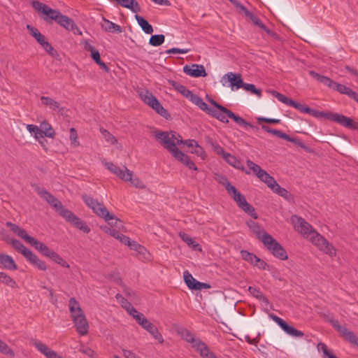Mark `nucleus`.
<instances>
[{
    "instance_id": "nucleus-43",
    "label": "nucleus",
    "mask_w": 358,
    "mask_h": 358,
    "mask_svg": "<svg viewBox=\"0 0 358 358\" xmlns=\"http://www.w3.org/2000/svg\"><path fill=\"white\" fill-rule=\"evenodd\" d=\"M248 291L255 298H257L261 301H263L266 302V303L268 302V299L266 298V296L264 295V294L261 291L257 289V288L253 287H249Z\"/></svg>"
},
{
    "instance_id": "nucleus-13",
    "label": "nucleus",
    "mask_w": 358,
    "mask_h": 358,
    "mask_svg": "<svg viewBox=\"0 0 358 358\" xmlns=\"http://www.w3.org/2000/svg\"><path fill=\"white\" fill-rule=\"evenodd\" d=\"M35 191L41 197L44 199L55 210H57L62 205V203L57 198H55L53 195H52L50 192L43 188L36 186Z\"/></svg>"
},
{
    "instance_id": "nucleus-30",
    "label": "nucleus",
    "mask_w": 358,
    "mask_h": 358,
    "mask_svg": "<svg viewBox=\"0 0 358 358\" xmlns=\"http://www.w3.org/2000/svg\"><path fill=\"white\" fill-rule=\"evenodd\" d=\"M332 89L341 93V94L348 95L351 99H353V97L355 96V94H356V92L353 91L351 88H350L345 85L337 83L336 82H335Z\"/></svg>"
},
{
    "instance_id": "nucleus-57",
    "label": "nucleus",
    "mask_w": 358,
    "mask_h": 358,
    "mask_svg": "<svg viewBox=\"0 0 358 358\" xmlns=\"http://www.w3.org/2000/svg\"><path fill=\"white\" fill-rule=\"evenodd\" d=\"M101 133L104 136L105 140L111 143V144H115L117 143V139L113 136L110 132H108L107 130L104 129H100Z\"/></svg>"
},
{
    "instance_id": "nucleus-31",
    "label": "nucleus",
    "mask_w": 358,
    "mask_h": 358,
    "mask_svg": "<svg viewBox=\"0 0 358 358\" xmlns=\"http://www.w3.org/2000/svg\"><path fill=\"white\" fill-rule=\"evenodd\" d=\"M135 18L145 33L150 34L153 32L152 25L145 19L138 15H136Z\"/></svg>"
},
{
    "instance_id": "nucleus-52",
    "label": "nucleus",
    "mask_w": 358,
    "mask_h": 358,
    "mask_svg": "<svg viewBox=\"0 0 358 358\" xmlns=\"http://www.w3.org/2000/svg\"><path fill=\"white\" fill-rule=\"evenodd\" d=\"M290 106L294 107V108L297 109L301 113H306L309 114L310 111V108L308 107L306 105L298 103L294 101H292Z\"/></svg>"
},
{
    "instance_id": "nucleus-29",
    "label": "nucleus",
    "mask_w": 358,
    "mask_h": 358,
    "mask_svg": "<svg viewBox=\"0 0 358 358\" xmlns=\"http://www.w3.org/2000/svg\"><path fill=\"white\" fill-rule=\"evenodd\" d=\"M223 159L233 167L241 171L245 170V168L242 165L240 160H238L235 156L231 155L230 153L227 152L226 155H224Z\"/></svg>"
},
{
    "instance_id": "nucleus-46",
    "label": "nucleus",
    "mask_w": 358,
    "mask_h": 358,
    "mask_svg": "<svg viewBox=\"0 0 358 358\" xmlns=\"http://www.w3.org/2000/svg\"><path fill=\"white\" fill-rule=\"evenodd\" d=\"M347 117L339 113H332L328 117V120L335 122L336 123L343 125L345 120H346Z\"/></svg>"
},
{
    "instance_id": "nucleus-42",
    "label": "nucleus",
    "mask_w": 358,
    "mask_h": 358,
    "mask_svg": "<svg viewBox=\"0 0 358 358\" xmlns=\"http://www.w3.org/2000/svg\"><path fill=\"white\" fill-rule=\"evenodd\" d=\"M262 129L263 130H264L265 131L269 133V134H272L276 136H278V138H280L282 139H284L286 137V135L287 134L285 133H283L282 131H280V130H278V129H271L269 127L266 126V125H262Z\"/></svg>"
},
{
    "instance_id": "nucleus-48",
    "label": "nucleus",
    "mask_w": 358,
    "mask_h": 358,
    "mask_svg": "<svg viewBox=\"0 0 358 358\" xmlns=\"http://www.w3.org/2000/svg\"><path fill=\"white\" fill-rule=\"evenodd\" d=\"M184 279L187 286L190 289H194V284L198 281L188 271L184 272Z\"/></svg>"
},
{
    "instance_id": "nucleus-26",
    "label": "nucleus",
    "mask_w": 358,
    "mask_h": 358,
    "mask_svg": "<svg viewBox=\"0 0 358 358\" xmlns=\"http://www.w3.org/2000/svg\"><path fill=\"white\" fill-rule=\"evenodd\" d=\"M39 131L41 133V137L46 136L52 138L55 134V132L51 125L45 120L41 123Z\"/></svg>"
},
{
    "instance_id": "nucleus-58",
    "label": "nucleus",
    "mask_w": 358,
    "mask_h": 358,
    "mask_svg": "<svg viewBox=\"0 0 358 358\" xmlns=\"http://www.w3.org/2000/svg\"><path fill=\"white\" fill-rule=\"evenodd\" d=\"M285 140H286L289 142L293 143L295 145L303 148L306 150H307L308 149V146L304 145V143L299 138L290 137L288 134H287Z\"/></svg>"
},
{
    "instance_id": "nucleus-25",
    "label": "nucleus",
    "mask_w": 358,
    "mask_h": 358,
    "mask_svg": "<svg viewBox=\"0 0 358 358\" xmlns=\"http://www.w3.org/2000/svg\"><path fill=\"white\" fill-rule=\"evenodd\" d=\"M102 20L103 23L101 24V28L105 31L117 33H121L122 31V29L120 25L108 20L103 17H102Z\"/></svg>"
},
{
    "instance_id": "nucleus-10",
    "label": "nucleus",
    "mask_w": 358,
    "mask_h": 358,
    "mask_svg": "<svg viewBox=\"0 0 358 358\" xmlns=\"http://www.w3.org/2000/svg\"><path fill=\"white\" fill-rule=\"evenodd\" d=\"M143 329L146 330L154 339L157 341L159 343H163L164 340L162 335L159 331L157 327L150 322L146 317L141 320L138 324Z\"/></svg>"
},
{
    "instance_id": "nucleus-3",
    "label": "nucleus",
    "mask_w": 358,
    "mask_h": 358,
    "mask_svg": "<svg viewBox=\"0 0 358 358\" xmlns=\"http://www.w3.org/2000/svg\"><path fill=\"white\" fill-rule=\"evenodd\" d=\"M31 5L36 10L45 15L42 18L46 22L52 23V21H55L60 26L69 31H73L75 34L76 30L79 31L73 20L70 17L62 15L59 10L52 9L38 1H32Z\"/></svg>"
},
{
    "instance_id": "nucleus-54",
    "label": "nucleus",
    "mask_w": 358,
    "mask_h": 358,
    "mask_svg": "<svg viewBox=\"0 0 358 358\" xmlns=\"http://www.w3.org/2000/svg\"><path fill=\"white\" fill-rule=\"evenodd\" d=\"M248 225L250 229H252V231L257 235V238L262 241V235H261V229L258 224L254 221H250L248 222Z\"/></svg>"
},
{
    "instance_id": "nucleus-50",
    "label": "nucleus",
    "mask_w": 358,
    "mask_h": 358,
    "mask_svg": "<svg viewBox=\"0 0 358 358\" xmlns=\"http://www.w3.org/2000/svg\"><path fill=\"white\" fill-rule=\"evenodd\" d=\"M125 245H128L131 250L137 251L139 253H143L146 250L143 246L139 245L134 241H131L130 238L129 243H126Z\"/></svg>"
},
{
    "instance_id": "nucleus-22",
    "label": "nucleus",
    "mask_w": 358,
    "mask_h": 358,
    "mask_svg": "<svg viewBox=\"0 0 358 358\" xmlns=\"http://www.w3.org/2000/svg\"><path fill=\"white\" fill-rule=\"evenodd\" d=\"M3 240L7 243L10 244L19 253L25 257L30 250L27 249L20 241L16 239H10L9 238L3 237Z\"/></svg>"
},
{
    "instance_id": "nucleus-8",
    "label": "nucleus",
    "mask_w": 358,
    "mask_h": 358,
    "mask_svg": "<svg viewBox=\"0 0 358 358\" xmlns=\"http://www.w3.org/2000/svg\"><path fill=\"white\" fill-rule=\"evenodd\" d=\"M229 194L231 196L233 199L236 202L239 208H241L246 213L249 214L254 219L258 217L257 213L255 212V208L247 202L245 196L238 192L234 186H229Z\"/></svg>"
},
{
    "instance_id": "nucleus-20",
    "label": "nucleus",
    "mask_w": 358,
    "mask_h": 358,
    "mask_svg": "<svg viewBox=\"0 0 358 358\" xmlns=\"http://www.w3.org/2000/svg\"><path fill=\"white\" fill-rule=\"evenodd\" d=\"M195 347L196 351L202 358H217L214 352L210 351L208 345L203 341H198Z\"/></svg>"
},
{
    "instance_id": "nucleus-34",
    "label": "nucleus",
    "mask_w": 358,
    "mask_h": 358,
    "mask_svg": "<svg viewBox=\"0 0 358 358\" xmlns=\"http://www.w3.org/2000/svg\"><path fill=\"white\" fill-rule=\"evenodd\" d=\"M179 236L180 238L185 242L189 246L192 247L195 250H201L200 245L195 243L192 238L185 232H180Z\"/></svg>"
},
{
    "instance_id": "nucleus-16",
    "label": "nucleus",
    "mask_w": 358,
    "mask_h": 358,
    "mask_svg": "<svg viewBox=\"0 0 358 358\" xmlns=\"http://www.w3.org/2000/svg\"><path fill=\"white\" fill-rule=\"evenodd\" d=\"M40 100L42 106H48L52 110L62 112L64 109V108L62 106L60 102L50 96H41Z\"/></svg>"
},
{
    "instance_id": "nucleus-53",
    "label": "nucleus",
    "mask_w": 358,
    "mask_h": 358,
    "mask_svg": "<svg viewBox=\"0 0 358 358\" xmlns=\"http://www.w3.org/2000/svg\"><path fill=\"white\" fill-rule=\"evenodd\" d=\"M242 257L244 260L251 263L254 265L255 260L257 259V257L255 255L252 253H250L246 250H242L241 251Z\"/></svg>"
},
{
    "instance_id": "nucleus-19",
    "label": "nucleus",
    "mask_w": 358,
    "mask_h": 358,
    "mask_svg": "<svg viewBox=\"0 0 358 358\" xmlns=\"http://www.w3.org/2000/svg\"><path fill=\"white\" fill-rule=\"evenodd\" d=\"M224 114L226 115L232 119L234 122H236L238 124L245 127V128H250L255 130H258L259 128L257 127L253 126L252 124L246 122L243 117L236 115L235 113H234L232 111H231L229 109H227V110L224 112Z\"/></svg>"
},
{
    "instance_id": "nucleus-33",
    "label": "nucleus",
    "mask_w": 358,
    "mask_h": 358,
    "mask_svg": "<svg viewBox=\"0 0 358 358\" xmlns=\"http://www.w3.org/2000/svg\"><path fill=\"white\" fill-rule=\"evenodd\" d=\"M281 328L289 336L293 337H302L303 333L293 327L289 325L286 322L282 324Z\"/></svg>"
},
{
    "instance_id": "nucleus-7",
    "label": "nucleus",
    "mask_w": 358,
    "mask_h": 358,
    "mask_svg": "<svg viewBox=\"0 0 358 358\" xmlns=\"http://www.w3.org/2000/svg\"><path fill=\"white\" fill-rule=\"evenodd\" d=\"M56 211L68 222L83 231L84 233L87 234L90 231V228L83 220H81L71 210L65 208L62 204L56 210Z\"/></svg>"
},
{
    "instance_id": "nucleus-59",
    "label": "nucleus",
    "mask_w": 358,
    "mask_h": 358,
    "mask_svg": "<svg viewBox=\"0 0 358 358\" xmlns=\"http://www.w3.org/2000/svg\"><path fill=\"white\" fill-rule=\"evenodd\" d=\"M116 299L121 303V306L123 308H124L127 311L129 309L132 305L130 302H129L126 299H124L122 295L117 294L116 295Z\"/></svg>"
},
{
    "instance_id": "nucleus-2",
    "label": "nucleus",
    "mask_w": 358,
    "mask_h": 358,
    "mask_svg": "<svg viewBox=\"0 0 358 358\" xmlns=\"http://www.w3.org/2000/svg\"><path fill=\"white\" fill-rule=\"evenodd\" d=\"M154 136L177 160L187 166L189 169L197 170V167L195 166L194 163L190 160L189 157L176 148L177 145L183 143L182 137L180 135L172 131H157L154 132Z\"/></svg>"
},
{
    "instance_id": "nucleus-1",
    "label": "nucleus",
    "mask_w": 358,
    "mask_h": 358,
    "mask_svg": "<svg viewBox=\"0 0 358 358\" xmlns=\"http://www.w3.org/2000/svg\"><path fill=\"white\" fill-rule=\"evenodd\" d=\"M294 229L301 234L309 237L310 241L318 248V249L330 257L336 256V248L322 235L314 230L312 226L303 218L297 215H293L291 218Z\"/></svg>"
},
{
    "instance_id": "nucleus-44",
    "label": "nucleus",
    "mask_w": 358,
    "mask_h": 358,
    "mask_svg": "<svg viewBox=\"0 0 358 358\" xmlns=\"http://www.w3.org/2000/svg\"><path fill=\"white\" fill-rule=\"evenodd\" d=\"M127 313L135 319L138 324H139V322H141V320L145 317L143 313L137 311V310L133 306L129 308V309L127 310Z\"/></svg>"
},
{
    "instance_id": "nucleus-24",
    "label": "nucleus",
    "mask_w": 358,
    "mask_h": 358,
    "mask_svg": "<svg viewBox=\"0 0 358 358\" xmlns=\"http://www.w3.org/2000/svg\"><path fill=\"white\" fill-rule=\"evenodd\" d=\"M0 262L6 269L11 271H15L17 269V266L13 257L8 255L1 254L0 257Z\"/></svg>"
},
{
    "instance_id": "nucleus-61",
    "label": "nucleus",
    "mask_w": 358,
    "mask_h": 358,
    "mask_svg": "<svg viewBox=\"0 0 358 358\" xmlns=\"http://www.w3.org/2000/svg\"><path fill=\"white\" fill-rule=\"evenodd\" d=\"M346 128L352 129H358V123L353 121V120L350 117H347L346 120H345L343 124L342 125Z\"/></svg>"
},
{
    "instance_id": "nucleus-56",
    "label": "nucleus",
    "mask_w": 358,
    "mask_h": 358,
    "mask_svg": "<svg viewBox=\"0 0 358 358\" xmlns=\"http://www.w3.org/2000/svg\"><path fill=\"white\" fill-rule=\"evenodd\" d=\"M241 88H243L246 91H250L253 94L257 95L258 96H261L262 91L261 90L257 89L253 84L244 83Z\"/></svg>"
},
{
    "instance_id": "nucleus-62",
    "label": "nucleus",
    "mask_w": 358,
    "mask_h": 358,
    "mask_svg": "<svg viewBox=\"0 0 358 358\" xmlns=\"http://www.w3.org/2000/svg\"><path fill=\"white\" fill-rule=\"evenodd\" d=\"M317 348H318L319 351H322V353H323V358H329V356L333 354L331 352H330L328 350L327 346L324 343H320L317 345Z\"/></svg>"
},
{
    "instance_id": "nucleus-9",
    "label": "nucleus",
    "mask_w": 358,
    "mask_h": 358,
    "mask_svg": "<svg viewBox=\"0 0 358 358\" xmlns=\"http://www.w3.org/2000/svg\"><path fill=\"white\" fill-rule=\"evenodd\" d=\"M142 101L154 109L161 116L167 118L169 116L168 111L162 106L157 98L149 91L145 90L140 94Z\"/></svg>"
},
{
    "instance_id": "nucleus-38",
    "label": "nucleus",
    "mask_w": 358,
    "mask_h": 358,
    "mask_svg": "<svg viewBox=\"0 0 358 358\" xmlns=\"http://www.w3.org/2000/svg\"><path fill=\"white\" fill-rule=\"evenodd\" d=\"M0 282L12 288L17 286L15 281L3 272H0Z\"/></svg>"
},
{
    "instance_id": "nucleus-35",
    "label": "nucleus",
    "mask_w": 358,
    "mask_h": 358,
    "mask_svg": "<svg viewBox=\"0 0 358 358\" xmlns=\"http://www.w3.org/2000/svg\"><path fill=\"white\" fill-rule=\"evenodd\" d=\"M273 192L278 194L279 196L283 197L287 201H290L293 199V196L291 193H289L287 189L283 187H281L278 183L275 185V187L272 189Z\"/></svg>"
},
{
    "instance_id": "nucleus-49",
    "label": "nucleus",
    "mask_w": 358,
    "mask_h": 358,
    "mask_svg": "<svg viewBox=\"0 0 358 358\" xmlns=\"http://www.w3.org/2000/svg\"><path fill=\"white\" fill-rule=\"evenodd\" d=\"M272 94L273 96L277 98L280 102H282L287 106H290L293 101L292 99H289V97L285 96V95H283L276 91H272Z\"/></svg>"
},
{
    "instance_id": "nucleus-32",
    "label": "nucleus",
    "mask_w": 358,
    "mask_h": 358,
    "mask_svg": "<svg viewBox=\"0 0 358 358\" xmlns=\"http://www.w3.org/2000/svg\"><path fill=\"white\" fill-rule=\"evenodd\" d=\"M259 179L261 181L264 182L265 184H266L267 186L271 189H273V187H275V185L277 184L275 180L272 176H271L266 171H264L261 173Z\"/></svg>"
},
{
    "instance_id": "nucleus-51",
    "label": "nucleus",
    "mask_w": 358,
    "mask_h": 358,
    "mask_svg": "<svg viewBox=\"0 0 358 358\" xmlns=\"http://www.w3.org/2000/svg\"><path fill=\"white\" fill-rule=\"evenodd\" d=\"M0 352L4 355L14 357L15 353L13 350L3 341L0 340Z\"/></svg>"
},
{
    "instance_id": "nucleus-64",
    "label": "nucleus",
    "mask_w": 358,
    "mask_h": 358,
    "mask_svg": "<svg viewBox=\"0 0 358 358\" xmlns=\"http://www.w3.org/2000/svg\"><path fill=\"white\" fill-rule=\"evenodd\" d=\"M69 138L71 141V144L73 145L74 147L79 145V142L77 141V138H78L77 132L74 128L70 129Z\"/></svg>"
},
{
    "instance_id": "nucleus-5",
    "label": "nucleus",
    "mask_w": 358,
    "mask_h": 358,
    "mask_svg": "<svg viewBox=\"0 0 358 358\" xmlns=\"http://www.w3.org/2000/svg\"><path fill=\"white\" fill-rule=\"evenodd\" d=\"M6 226L9 227L10 230L16 234L19 237L22 238L26 243H29L31 246L34 247L36 250H38L41 252V254L45 257L52 259V255L55 252L51 250L48 246H46L44 243L38 241L34 238L29 236L27 231L20 228L18 225L15 224H13L10 222H6Z\"/></svg>"
},
{
    "instance_id": "nucleus-12",
    "label": "nucleus",
    "mask_w": 358,
    "mask_h": 358,
    "mask_svg": "<svg viewBox=\"0 0 358 358\" xmlns=\"http://www.w3.org/2000/svg\"><path fill=\"white\" fill-rule=\"evenodd\" d=\"M183 71L187 75L194 77H206L207 73L203 65L192 64L191 65H185L183 66Z\"/></svg>"
},
{
    "instance_id": "nucleus-15",
    "label": "nucleus",
    "mask_w": 358,
    "mask_h": 358,
    "mask_svg": "<svg viewBox=\"0 0 358 358\" xmlns=\"http://www.w3.org/2000/svg\"><path fill=\"white\" fill-rule=\"evenodd\" d=\"M33 344L40 352L45 356L46 358H62L55 351L51 350L41 341H34Z\"/></svg>"
},
{
    "instance_id": "nucleus-23",
    "label": "nucleus",
    "mask_w": 358,
    "mask_h": 358,
    "mask_svg": "<svg viewBox=\"0 0 358 358\" xmlns=\"http://www.w3.org/2000/svg\"><path fill=\"white\" fill-rule=\"evenodd\" d=\"M224 78H227L230 82V86L236 87V89L241 88L243 84L241 74H236L232 72H229L224 75Z\"/></svg>"
},
{
    "instance_id": "nucleus-40",
    "label": "nucleus",
    "mask_w": 358,
    "mask_h": 358,
    "mask_svg": "<svg viewBox=\"0 0 358 358\" xmlns=\"http://www.w3.org/2000/svg\"><path fill=\"white\" fill-rule=\"evenodd\" d=\"M331 323L343 338H345L350 331L345 327L341 325L337 320H332Z\"/></svg>"
},
{
    "instance_id": "nucleus-60",
    "label": "nucleus",
    "mask_w": 358,
    "mask_h": 358,
    "mask_svg": "<svg viewBox=\"0 0 358 358\" xmlns=\"http://www.w3.org/2000/svg\"><path fill=\"white\" fill-rule=\"evenodd\" d=\"M331 113H331V112L326 113V112H323V111H318V110H313L311 108H310V111L309 113L310 115H311L312 116L315 117L317 118L324 117L326 119H328L329 115Z\"/></svg>"
},
{
    "instance_id": "nucleus-4",
    "label": "nucleus",
    "mask_w": 358,
    "mask_h": 358,
    "mask_svg": "<svg viewBox=\"0 0 358 358\" xmlns=\"http://www.w3.org/2000/svg\"><path fill=\"white\" fill-rule=\"evenodd\" d=\"M82 198L85 203L92 210L93 213L98 217L103 218L109 225L117 228L123 227L122 222L114 215L110 213L102 203L87 194L83 195Z\"/></svg>"
},
{
    "instance_id": "nucleus-21",
    "label": "nucleus",
    "mask_w": 358,
    "mask_h": 358,
    "mask_svg": "<svg viewBox=\"0 0 358 358\" xmlns=\"http://www.w3.org/2000/svg\"><path fill=\"white\" fill-rule=\"evenodd\" d=\"M28 262H29L34 266L37 267L41 271H45L47 269L45 263L41 260L31 250L24 257Z\"/></svg>"
},
{
    "instance_id": "nucleus-18",
    "label": "nucleus",
    "mask_w": 358,
    "mask_h": 358,
    "mask_svg": "<svg viewBox=\"0 0 358 358\" xmlns=\"http://www.w3.org/2000/svg\"><path fill=\"white\" fill-rule=\"evenodd\" d=\"M69 307L72 320L85 315L79 303L75 298H71L69 299Z\"/></svg>"
},
{
    "instance_id": "nucleus-27",
    "label": "nucleus",
    "mask_w": 358,
    "mask_h": 358,
    "mask_svg": "<svg viewBox=\"0 0 358 358\" xmlns=\"http://www.w3.org/2000/svg\"><path fill=\"white\" fill-rule=\"evenodd\" d=\"M180 334L182 339L187 343H192V347L196 350L195 345L198 341H201L199 338H195L194 334L187 329H183L180 331Z\"/></svg>"
},
{
    "instance_id": "nucleus-63",
    "label": "nucleus",
    "mask_w": 358,
    "mask_h": 358,
    "mask_svg": "<svg viewBox=\"0 0 358 358\" xmlns=\"http://www.w3.org/2000/svg\"><path fill=\"white\" fill-rule=\"evenodd\" d=\"M343 338L358 348V337H357L352 331H350Z\"/></svg>"
},
{
    "instance_id": "nucleus-17",
    "label": "nucleus",
    "mask_w": 358,
    "mask_h": 358,
    "mask_svg": "<svg viewBox=\"0 0 358 358\" xmlns=\"http://www.w3.org/2000/svg\"><path fill=\"white\" fill-rule=\"evenodd\" d=\"M74 327L76 331L80 336H85L87 334L89 329V324L86 320L85 315L78 317L73 320Z\"/></svg>"
},
{
    "instance_id": "nucleus-28",
    "label": "nucleus",
    "mask_w": 358,
    "mask_h": 358,
    "mask_svg": "<svg viewBox=\"0 0 358 358\" xmlns=\"http://www.w3.org/2000/svg\"><path fill=\"white\" fill-rule=\"evenodd\" d=\"M188 99L207 114L211 109V108L208 107V105L203 101L201 98H200L199 96L194 93H192V94Z\"/></svg>"
},
{
    "instance_id": "nucleus-36",
    "label": "nucleus",
    "mask_w": 358,
    "mask_h": 358,
    "mask_svg": "<svg viewBox=\"0 0 358 358\" xmlns=\"http://www.w3.org/2000/svg\"><path fill=\"white\" fill-rule=\"evenodd\" d=\"M208 115L216 118L217 120H220V122L223 123H228L229 120L227 118L225 114L221 112L220 110H217L215 109L211 108L210 111L208 112Z\"/></svg>"
},
{
    "instance_id": "nucleus-39",
    "label": "nucleus",
    "mask_w": 358,
    "mask_h": 358,
    "mask_svg": "<svg viewBox=\"0 0 358 358\" xmlns=\"http://www.w3.org/2000/svg\"><path fill=\"white\" fill-rule=\"evenodd\" d=\"M85 49L90 52L91 57L96 62V64L101 61L99 52L96 50L93 45L86 43Z\"/></svg>"
},
{
    "instance_id": "nucleus-6",
    "label": "nucleus",
    "mask_w": 358,
    "mask_h": 358,
    "mask_svg": "<svg viewBox=\"0 0 358 358\" xmlns=\"http://www.w3.org/2000/svg\"><path fill=\"white\" fill-rule=\"evenodd\" d=\"M262 241L267 248V249L275 257L285 260L287 259V255L282 246L274 239L270 234L264 232L262 236Z\"/></svg>"
},
{
    "instance_id": "nucleus-11",
    "label": "nucleus",
    "mask_w": 358,
    "mask_h": 358,
    "mask_svg": "<svg viewBox=\"0 0 358 358\" xmlns=\"http://www.w3.org/2000/svg\"><path fill=\"white\" fill-rule=\"evenodd\" d=\"M27 29L29 34L37 41V42L45 49V51L51 54L53 50L52 46L45 40V36L41 34L40 31L35 27L27 24Z\"/></svg>"
},
{
    "instance_id": "nucleus-37",
    "label": "nucleus",
    "mask_w": 358,
    "mask_h": 358,
    "mask_svg": "<svg viewBox=\"0 0 358 358\" xmlns=\"http://www.w3.org/2000/svg\"><path fill=\"white\" fill-rule=\"evenodd\" d=\"M116 176L122 180L129 181L131 180L132 172L126 166H123L122 169L120 168Z\"/></svg>"
},
{
    "instance_id": "nucleus-45",
    "label": "nucleus",
    "mask_w": 358,
    "mask_h": 358,
    "mask_svg": "<svg viewBox=\"0 0 358 358\" xmlns=\"http://www.w3.org/2000/svg\"><path fill=\"white\" fill-rule=\"evenodd\" d=\"M246 164L249 169L253 171V173L257 176L258 178H259L261 173L264 171L259 165L256 164L250 159L246 161Z\"/></svg>"
},
{
    "instance_id": "nucleus-55",
    "label": "nucleus",
    "mask_w": 358,
    "mask_h": 358,
    "mask_svg": "<svg viewBox=\"0 0 358 358\" xmlns=\"http://www.w3.org/2000/svg\"><path fill=\"white\" fill-rule=\"evenodd\" d=\"M51 259L63 267H70L69 264L57 252H55Z\"/></svg>"
},
{
    "instance_id": "nucleus-14",
    "label": "nucleus",
    "mask_w": 358,
    "mask_h": 358,
    "mask_svg": "<svg viewBox=\"0 0 358 358\" xmlns=\"http://www.w3.org/2000/svg\"><path fill=\"white\" fill-rule=\"evenodd\" d=\"M247 17L250 20L255 26L258 27L262 31H264L268 36L274 38H278V34L275 31L266 27L258 17L255 16L252 13H247Z\"/></svg>"
},
{
    "instance_id": "nucleus-47",
    "label": "nucleus",
    "mask_w": 358,
    "mask_h": 358,
    "mask_svg": "<svg viewBox=\"0 0 358 358\" xmlns=\"http://www.w3.org/2000/svg\"><path fill=\"white\" fill-rule=\"evenodd\" d=\"M212 149L213 150V151L218 155H220L222 157V158L224 157V155H226V152L224 151V148H222L218 143H217L216 142H214L213 140L210 139L208 141Z\"/></svg>"
},
{
    "instance_id": "nucleus-41",
    "label": "nucleus",
    "mask_w": 358,
    "mask_h": 358,
    "mask_svg": "<svg viewBox=\"0 0 358 358\" xmlns=\"http://www.w3.org/2000/svg\"><path fill=\"white\" fill-rule=\"evenodd\" d=\"M165 40V36L163 34L152 35L149 40V44L152 46H159L162 45Z\"/></svg>"
}]
</instances>
